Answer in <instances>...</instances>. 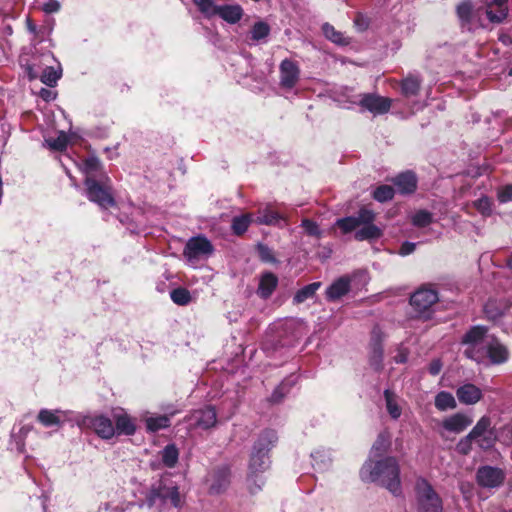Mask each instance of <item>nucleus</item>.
I'll use <instances>...</instances> for the list:
<instances>
[{"label": "nucleus", "mask_w": 512, "mask_h": 512, "mask_svg": "<svg viewBox=\"0 0 512 512\" xmlns=\"http://www.w3.org/2000/svg\"><path fill=\"white\" fill-rule=\"evenodd\" d=\"M212 252L213 246L211 242L204 236H197L188 240L184 249V256L189 260H196L208 257Z\"/></svg>", "instance_id": "6e6552de"}, {"label": "nucleus", "mask_w": 512, "mask_h": 512, "mask_svg": "<svg viewBox=\"0 0 512 512\" xmlns=\"http://www.w3.org/2000/svg\"><path fill=\"white\" fill-rule=\"evenodd\" d=\"M277 441V435L273 430L263 432L253 446L251 458L249 462L248 486L252 493L261 489L264 484L262 477L258 474L262 473L269 466L268 452Z\"/></svg>", "instance_id": "7ed1b4c3"}, {"label": "nucleus", "mask_w": 512, "mask_h": 512, "mask_svg": "<svg viewBox=\"0 0 512 512\" xmlns=\"http://www.w3.org/2000/svg\"><path fill=\"white\" fill-rule=\"evenodd\" d=\"M27 27L30 32H32V33L36 32V26L32 23V21L30 19H27Z\"/></svg>", "instance_id": "680f3d73"}, {"label": "nucleus", "mask_w": 512, "mask_h": 512, "mask_svg": "<svg viewBox=\"0 0 512 512\" xmlns=\"http://www.w3.org/2000/svg\"><path fill=\"white\" fill-rule=\"evenodd\" d=\"M396 362L403 363L406 361V355L400 353L398 356L395 357Z\"/></svg>", "instance_id": "e2e57ef3"}, {"label": "nucleus", "mask_w": 512, "mask_h": 512, "mask_svg": "<svg viewBox=\"0 0 512 512\" xmlns=\"http://www.w3.org/2000/svg\"><path fill=\"white\" fill-rule=\"evenodd\" d=\"M101 169L100 161L96 157H88L83 162V170L86 177L90 176L95 179L96 173Z\"/></svg>", "instance_id": "a19ab883"}, {"label": "nucleus", "mask_w": 512, "mask_h": 512, "mask_svg": "<svg viewBox=\"0 0 512 512\" xmlns=\"http://www.w3.org/2000/svg\"><path fill=\"white\" fill-rule=\"evenodd\" d=\"M472 11L473 5L469 0H465L457 6V15L463 23L470 22Z\"/></svg>", "instance_id": "ea45409f"}, {"label": "nucleus", "mask_w": 512, "mask_h": 512, "mask_svg": "<svg viewBox=\"0 0 512 512\" xmlns=\"http://www.w3.org/2000/svg\"><path fill=\"white\" fill-rule=\"evenodd\" d=\"M216 16L229 24H236L243 16V9L238 4L220 5Z\"/></svg>", "instance_id": "412c9836"}, {"label": "nucleus", "mask_w": 512, "mask_h": 512, "mask_svg": "<svg viewBox=\"0 0 512 512\" xmlns=\"http://www.w3.org/2000/svg\"><path fill=\"white\" fill-rule=\"evenodd\" d=\"M500 202L505 203L512 200V185L505 186L498 193Z\"/></svg>", "instance_id": "603ef678"}, {"label": "nucleus", "mask_w": 512, "mask_h": 512, "mask_svg": "<svg viewBox=\"0 0 512 512\" xmlns=\"http://www.w3.org/2000/svg\"><path fill=\"white\" fill-rule=\"evenodd\" d=\"M361 226L355 232V239L358 241L378 239L382 236V230L374 225L373 222L361 224Z\"/></svg>", "instance_id": "393cba45"}, {"label": "nucleus", "mask_w": 512, "mask_h": 512, "mask_svg": "<svg viewBox=\"0 0 512 512\" xmlns=\"http://www.w3.org/2000/svg\"><path fill=\"white\" fill-rule=\"evenodd\" d=\"M421 80L415 76H409L402 81V93L406 97L415 96L419 92Z\"/></svg>", "instance_id": "cd10ccee"}, {"label": "nucleus", "mask_w": 512, "mask_h": 512, "mask_svg": "<svg viewBox=\"0 0 512 512\" xmlns=\"http://www.w3.org/2000/svg\"><path fill=\"white\" fill-rule=\"evenodd\" d=\"M473 422V419L465 413H455L442 421V427L454 434L463 432Z\"/></svg>", "instance_id": "2eb2a0df"}, {"label": "nucleus", "mask_w": 512, "mask_h": 512, "mask_svg": "<svg viewBox=\"0 0 512 512\" xmlns=\"http://www.w3.org/2000/svg\"><path fill=\"white\" fill-rule=\"evenodd\" d=\"M251 38L254 41H259L266 38L270 33V27L263 21L256 22L251 29Z\"/></svg>", "instance_id": "58836bf2"}, {"label": "nucleus", "mask_w": 512, "mask_h": 512, "mask_svg": "<svg viewBox=\"0 0 512 512\" xmlns=\"http://www.w3.org/2000/svg\"><path fill=\"white\" fill-rule=\"evenodd\" d=\"M473 440L471 438H468V435L465 436L463 439L459 441L457 444V449L462 454H467L471 450V443Z\"/></svg>", "instance_id": "864d4df0"}, {"label": "nucleus", "mask_w": 512, "mask_h": 512, "mask_svg": "<svg viewBox=\"0 0 512 512\" xmlns=\"http://www.w3.org/2000/svg\"><path fill=\"white\" fill-rule=\"evenodd\" d=\"M38 421L45 427L60 426L67 419V413L61 410L41 409L37 416Z\"/></svg>", "instance_id": "aec40b11"}, {"label": "nucleus", "mask_w": 512, "mask_h": 512, "mask_svg": "<svg viewBox=\"0 0 512 512\" xmlns=\"http://www.w3.org/2000/svg\"><path fill=\"white\" fill-rule=\"evenodd\" d=\"M199 11L207 18L217 15L220 5H217L214 0H193Z\"/></svg>", "instance_id": "7c9ffc66"}, {"label": "nucleus", "mask_w": 512, "mask_h": 512, "mask_svg": "<svg viewBox=\"0 0 512 512\" xmlns=\"http://www.w3.org/2000/svg\"><path fill=\"white\" fill-rule=\"evenodd\" d=\"M507 265L512 270V255L507 259Z\"/></svg>", "instance_id": "0e129e2a"}, {"label": "nucleus", "mask_w": 512, "mask_h": 512, "mask_svg": "<svg viewBox=\"0 0 512 512\" xmlns=\"http://www.w3.org/2000/svg\"><path fill=\"white\" fill-rule=\"evenodd\" d=\"M394 189L389 185H381L373 192V197L379 202L391 200L394 196Z\"/></svg>", "instance_id": "79ce46f5"}, {"label": "nucleus", "mask_w": 512, "mask_h": 512, "mask_svg": "<svg viewBox=\"0 0 512 512\" xmlns=\"http://www.w3.org/2000/svg\"><path fill=\"white\" fill-rule=\"evenodd\" d=\"M442 369V364L440 362V360L436 359V360H433L431 362V364L429 365V372L430 374L432 375H437L439 374V372L441 371Z\"/></svg>", "instance_id": "13d9d810"}, {"label": "nucleus", "mask_w": 512, "mask_h": 512, "mask_svg": "<svg viewBox=\"0 0 512 512\" xmlns=\"http://www.w3.org/2000/svg\"><path fill=\"white\" fill-rule=\"evenodd\" d=\"M278 283L277 277L272 273H265L262 275L258 287V294L262 298H268L275 290Z\"/></svg>", "instance_id": "a878e982"}, {"label": "nucleus", "mask_w": 512, "mask_h": 512, "mask_svg": "<svg viewBox=\"0 0 512 512\" xmlns=\"http://www.w3.org/2000/svg\"><path fill=\"white\" fill-rule=\"evenodd\" d=\"M390 446V436L388 433H380L372 446L371 456L377 457L382 455Z\"/></svg>", "instance_id": "c756f323"}, {"label": "nucleus", "mask_w": 512, "mask_h": 512, "mask_svg": "<svg viewBox=\"0 0 512 512\" xmlns=\"http://www.w3.org/2000/svg\"><path fill=\"white\" fill-rule=\"evenodd\" d=\"M431 222L432 214L426 210H419L412 217V223L417 227H426Z\"/></svg>", "instance_id": "c03bdc74"}, {"label": "nucleus", "mask_w": 512, "mask_h": 512, "mask_svg": "<svg viewBox=\"0 0 512 512\" xmlns=\"http://www.w3.org/2000/svg\"><path fill=\"white\" fill-rule=\"evenodd\" d=\"M215 479L210 486L212 493H220L229 484V472L227 469H222L214 475Z\"/></svg>", "instance_id": "c85d7f7f"}, {"label": "nucleus", "mask_w": 512, "mask_h": 512, "mask_svg": "<svg viewBox=\"0 0 512 512\" xmlns=\"http://www.w3.org/2000/svg\"><path fill=\"white\" fill-rule=\"evenodd\" d=\"M416 244L412 242H404L399 250V254L402 256L409 255L414 252Z\"/></svg>", "instance_id": "4d7b16f0"}, {"label": "nucleus", "mask_w": 512, "mask_h": 512, "mask_svg": "<svg viewBox=\"0 0 512 512\" xmlns=\"http://www.w3.org/2000/svg\"><path fill=\"white\" fill-rule=\"evenodd\" d=\"M384 397L388 413L393 419H398L401 415V408L397 403L395 394L387 389L384 391Z\"/></svg>", "instance_id": "2f4dec72"}, {"label": "nucleus", "mask_w": 512, "mask_h": 512, "mask_svg": "<svg viewBox=\"0 0 512 512\" xmlns=\"http://www.w3.org/2000/svg\"><path fill=\"white\" fill-rule=\"evenodd\" d=\"M142 505H136L135 503L129 502L121 506L107 505L106 509H110L111 512H139Z\"/></svg>", "instance_id": "de8ad7c7"}, {"label": "nucleus", "mask_w": 512, "mask_h": 512, "mask_svg": "<svg viewBox=\"0 0 512 512\" xmlns=\"http://www.w3.org/2000/svg\"><path fill=\"white\" fill-rule=\"evenodd\" d=\"M258 250H259V253L261 254L262 258L265 260H268L269 249L264 245H259Z\"/></svg>", "instance_id": "052dcab7"}, {"label": "nucleus", "mask_w": 512, "mask_h": 512, "mask_svg": "<svg viewBox=\"0 0 512 512\" xmlns=\"http://www.w3.org/2000/svg\"><path fill=\"white\" fill-rule=\"evenodd\" d=\"M60 9V3L56 0H48L42 4V10L46 13H55Z\"/></svg>", "instance_id": "5fc2aeb1"}, {"label": "nucleus", "mask_w": 512, "mask_h": 512, "mask_svg": "<svg viewBox=\"0 0 512 512\" xmlns=\"http://www.w3.org/2000/svg\"><path fill=\"white\" fill-rule=\"evenodd\" d=\"M468 438L475 441L481 449L487 450L493 447L496 442V435L491 428V419L487 416L480 418L469 432Z\"/></svg>", "instance_id": "0eeeda50"}, {"label": "nucleus", "mask_w": 512, "mask_h": 512, "mask_svg": "<svg viewBox=\"0 0 512 512\" xmlns=\"http://www.w3.org/2000/svg\"><path fill=\"white\" fill-rule=\"evenodd\" d=\"M40 96L46 100V101H49L51 99H54L55 98V93L51 90H48V89H41L40 91Z\"/></svg>", "instance_id": "bf43d9fd"}, {"label": "nucleus", "mask_w": 512, "mask_h": 512, "mask_svg": "<svg viewBox=\"0 0 512 512\" xmlns=\"http://www.w3.org/2000/svg\"><path fill=\"white\" fill-rule=\"evenodd\" d=\"M107 176L101 177L100 184L96 179L88 176L85 179L86 194L90 201L97 203L102 208H109L115 205L110 187L106 184Z\"/></svg>", "instance_id": "423d86ee"}, {"label": "nucleus", "mask_w": 512, "mask_h": 512, "mask_svg": "<svg viewBox=\"0 0 512 512\" xmlns=\"http://www.w3.org/2000/svg\"><path fill=\"white\" fill-rule=\"evenodd\" d=\"M320 282H314L309 285H306L302 289H300L294 296V302L302 303L306 301L308 298H311L316 291L320 288Z\"/></svg>", "instance_id": "c9c22d12"}, {"label": "nucleus", "mask_w": 512, "mask_h": 512, "mask_svg": "<svg viewBox=\"0 0 512 512\" xmlns=\"http://www.w3.org/2000/svg\"><path fill=\"white\" fill-rule=\"evenodd\" d=\"M350 289V280L346 277H341L334 281L326 290V298L329 301H336L342 296L346 295Z\"/></svg>", "instance_id": "4be33fe9"}, {"label": "nucleus", "mask_w": 512, "mask_h": 512, "mask_svg": "<svg viewBox=\"0 0 512 512\" xmlns=\"http://www.w3.org/2000/svg\"><path fill=\"white\" fill-rule=\"evenodd\" d=\"M86 422L103 439H110L115 435V427L111 419L104 415L89 417Z\"/></svg>", "instance_id": "4468645a"}, {"label": "nucleus", "mask_w": 512, "mask_h": 512, "mask_svg": "<svg viewBox=\"0 0 512 512\" xmlns=\"http://www.w3.org/2000/svg\"><path fill=\"white\" fill-rule=\"evenodd\" d=\"M46 142L48 143L50 148L62 151L67 147L68 138L65 133L61 132L57 138L46 140Z\"/></svg>", "instance_id": "49530a36"}, {"label": "nucleus", "mask_w": 512, "mask_h": 512, "mask_svg": "<svg viewBox=\"0 0 512 512\" xmlns=\"http://www.w3.org/2000/svg\"><path fill=\"white\" fill-rule=\"evenodd\" d=\"M476 479L477 483L482 487L496 488L503 483L505 474L499 468L483 466L477 470Z\"/></svg>", "instance_id": "9d476101"}, {"label": "nucleus", "mask_w": 512, "mask_h": 512, "mask_svg": "<svg viewBox=\"0 0 512 512\" xmlns=\"http://www.w3.org/2000/svg\"><path fill=\"white\" fill-rule=\"evenodd\" d=\"M392 100L376 94L362 95L359 104L374 115L385 114L391 107Z\"/></svg>", "instance_id": "9b49d317"}, {"label": "nucleus", "mask_w": 512, "mask_h": 512, "mask_svg": "<svg viewBox=\"0 0 512 512\" xmlns=\"http://www.w3.org/2000/svg\"><path fill=\"white\" fill-rule=\"evenodd\" d=\"M360 476L363 481L379 483L394 495L401 493L400 468L394 457L378 461L370 458L362 466Z\"/></svg>", "instance_id": "f03ea898"}, {"label": "nucleus", "mask_w": 512, "mask_h": 512, "mask_svg": "<svg viewBox=\"0 0 512 512\" xmlns=\"http://www.w3.org/2000/svg\"><path fill=\"white\" fill-rule=\"evenodd\" d=\"M162 497L163 487L158 489H151L146 496V505L148 507H153L157 504L158 500L162 502Z\"/></svg>", "instance_id": "8fccbe9b"}, {"label": "nucleus", "mask_w": 512, "mask_h": 512, "mask_svg": "<svg viewBox=\"0 0 512 512\" xmlns=\"http://www.w3.org/2000/svg\"><path fill=\"white\" fill-rule=\"evenodd\" d=\"M280 74L282 86L292 88L299 78V68L293 61L285 59L280 65Z\"/></svg>", "instance_id": "dca6fc26"}, {"label": "nucleus", "mask_w": 512, "mask_h": 512, "mask_svg": "<svg viewBox=\"0 0 512 512\" xmlns=\"http://www.w3.org/2000/svg\"><path fill=\"white\" fill-rule=\"evenodd\" d=\"M438 301L437 292L433 289L421 288L417 290L410 298V304L414 309L422 314Z\"/></svg>", "instance_id": "f8f14e48"}, {"label": "nucleus", "mask_w": 512, "mask_h": 512, "mask_svg": "<svg viewBox=\"0 0 512 512\" xmlns=\"http://www.w3.org/2000/svg\"><path fill=\"white\" fill-rule=\"evenodd\" d=\"M190 420L192 422V425H194L197 428H212L217 423L216 410L212 406H206L205 408L195 410L191 414Z\"/></svg>", "instance_id": "ddd939ff"}, {"label": "nucleus", "mask_w": 512, "mask_h": 512, "mask_svg": "<svg viewBox=\"0 0 512 512\" xmlns=\"http://www.w3.org/2000/svg\"><path fill=\"white\" fill-rule=\"evenodd\" d=\"M458 400L465 405H473L482 398V391L473 384H464L456 390Z\"/></svg>", "instance_id": "a211bd4d"}, {"label": "nucleus", "mask_w": 512, "mask_h": 512, "mask_svg": "<svg viewBox=\"0 0 512 512\" xmlns=\"http://www.w3.org/2000/svg\"><path fill=\"white\" fill-rule=\"evenodd\" d=\"M473 206L483 215L489 216L492 213V202L488 197H481L473 202Z\"/></svg>", "instance_id": "a18cd8bd"}, {"label": "nucleus", "mask_w": 512, "mask_h": 512, "mask_svg": "<svg viewBox=\"0 0 512 512\" xmlns=\"http://www.w3.org/2000/svg\"><path fill=\"white\" fill-rule=\"evenodd\" d=\"M382 349L380 346H376L371 357V364L376 368H380L382 362Z\"/></svg>", "instance_id": "6e6d98bb"}, {"label": "nucleus", "mask_w": 512, "mask_h": 512, "mask_svg": "<svg viewBox=\"0 0 512 512\" xmlns=\"http://www.w3.org/2000/svg\"><path fill=\"white\" fill-rule=\"evenodd\" d=\"M289 391L288 384L286 382L281 383L272 393L271 401L274 403L280 402L285 394Z\"/></svg>", "instance_id": "3c124183"}, {"label": "nucleus", "mask_w": 512, "mask_h": 512, "mask_svg": "<svg viewBox=\"0 0 512 512\" xmlns=\"http://www.w3.org/2000/svg\"><path fill=\"white\" fill-rule=\"evenodd\" d=\"M114 419L116 422L115 434L133 435L135 433V423L126 413L114 414Z\"/></svg>", "instance_id": "b1692460"}, {"label": "nucleus", "mask_w": 512, "mask_h": 512, "mask_svg": "<svg viewBox=\"0 0 512 512\" xmlns=\"http://www.w3.org/2000/svg\"><path fill=\"white\" fill-rule=\"evenodd\" d=\"M322 31H323L325 37L327 39H329L330 41H332L333 43L341 44V45L348 44V41H346L343 34L339 31H336L335 28L328 23H325L322 26Z\"/></svg>", "instance_id": "e433bc0d"}, {"label": "nucleus", "mask_w": 512, "mask_h": 512, "mask_svg": "<svg viewBox=\"0 0 512 512\" xmlns=\"http://www.w3.org/2000/svg\"><path fill=\"white\" fill-rule=\"evenodd\" d=\"M302 227L304 228L305 232L314 237H320L321 236V230L317 223H315L312 220L309 219H303L302 220Z\"/></svg>", "instance_id": "09e8293b"}, {"label": "nucleus", "mask_w": 512, "mask_h": 512, "mask_svg": "<svg viewBox=\"0 0 512 512\" xmlns=\"http://www.w3.org/2000/svg\"><path fill=\"white\" fill-rule=\"evenodd\" d=\"M255 222L258 224L265 225H276L278 227H284L287 225V220L277 211L271 209H265L260 213L259 216L255 219Z\"/></svg>", "instance_id": "5701e85b"}, {"label": "nucleus", "mask_w": 512, "mask_h": 512, "mask_svg": "<svg viewBox=\"0 0 512 512\" xmlns=\"http://www.w3.org/2000/svg\"><path fill=\"white\" fill-rule=\"evenodd\" d=\"M375 219V213L372 210L362 208L358 212L357 216H349L345 218L338 219L335 225L341 229L344 234L352 232L361 226V224H366L369 222H373Z\"/></svg>", "instance_id": "1a4fd4ad"}, {"label": "nucleus", "mask_w": 512, "mask_h": 512, "mask_svg": "<svg viewBox=\"0 0 512 512\" xmlns=\"http://www.w3.org/2000/svg\"><path fill=\"white\" fill-rule=\"evenodd\" d=\"M507 0H492L486 4L485 13L490 22L500 23L508 15Z\"/></svg>", "instance_id": "f3484780"}, {"label": "nucleus", "mask_w": 512, "mask_h": 512, "mask_svg": "<svg viewBox=\"0 0 512 512\" xmlns=\"http://www.w3.org/2000/svg\"><path fill=\"white\" fill-rule=\"evenodd\" d=\"M28 76L30 80L39 77L42 83L53 87L62 76V67L52 53H44L38 63L28 68Z\"/></svg>", "instance_id": "20e7f679"}, {"label": "nucleus", "mask_w": 512, "mask_h": 512, "mask_svg": "<svg viewBox=\"0 0 512 512\" xmlns=\"http://www.w3.org/2000/svg\"><path fill=\"white\" fill-rule=\"evenodd\" d=\"M170 502L175 508H180L182 505L181 496L176 486L163 487L162 502Z\"/></svg>", "instance_id": "f704fd0d"}, {"label": "nucleus", "mask_w": 512, "mask_h": 512, "mask_svg": "<svg viewBox=\"0 0 512 512\" xmlns=\"http://www.w3.org/2000/svg\"><path fill=\"white\" fill-rule=\"evenodd\" d=\"M145 422H146V427L149 431L156 432L160 429L168 427L170 424V419H169V417H167L165 415H160V416H155V417L151 416V417H147Z\"/></svg>", "instance_id": "72a5a7b5"}, {"label": "nucleus", "mask_w": 512, "mask_h": 512, "mask_svg": "<svg viewBox=\"0 0 512 512\" xmlns=\"http://www.w3.org/2000/svg\"><path fill=\"white\" fill-rule=\"evenodd\" d=\"M417 512H443V501L432 485L420 477L415 483Z\"/></svg>", "instance_id": "39448f33"}, {"label": "nucleus", "mask_w": 512, "mask_h": 512, "mask_svg": "<svg viewBox=\"0 0 512 512\" xmlns=\"http://www.w3.org/2000/svg\"><path fill=\"white\" fill-rule=\"evenodd\" d=\"M250 222H251L250 215H243L240 217H235L232 222V229H233L234 233L237 235L243 234L247 230Z\"/></svg>", "instance_id": "37998d69"}, {"label": "nucleus", "mask_w": 512, "mask_h": 512, "mask_svg": "<svg viewBox=\"0 0 512 512\" xmlns=\"http://www.w3.org/2000/svg\"><path fill=\"white\" fill-rule=\"evenodd\" d=\"M463 343L468 345L465 355L479 363L488 358L492 364H502L509 358L508 349L494 336L488 335L487 329L482 326L470 329Z\"/></svg>", "instance_id": "f257e3e1"}, {"label": "nucleus", "mask_w": 512, "mask_h": 512, "mask_svg": "<svg viewBox=\"0 0 512 512\" xmlns=\"http://www.w3.org/2000/svg\"><path fill=\"white\" fill-rule=\"evenodd\" d=\"M179 457L178 449L175 445H167L162 451H161V458L162 462L165 466L172 468L176 465Z\"/></svg>", "instance_id": "473e14b6"}, {"label": "nucleus", "mask_w": 512, "mask_h": 512, "mask_svg": "<svg viewBox=\"0 0 512 512\" xmlns=\"http://www.w3.org/2000/svg\"><path fill=\"white\" fill-rule=\"evenodd\" d=\"M397 191L401 194H410L416 190L417 178L414 173L407 171L399 174L392 180Z\"/></svg>", "instance_id": "6ab92c4d"}, {"label": "nucleus", "mask_w": 512, "mask_h": 512, "mask_svg": "<svg viewBox=\"0 0 512 512\" xmlns=\"http://www.w3.org/2000/svg\"><path fill=\"white\" fill-rule=\"evenodd\" d=\"M457 406L454 396L446 391H441L435 396V407L439 411L455 409Z\"/></svg>", "instance_id": "bb28decb"}, {"label": "nucleus", "mask_w": 512, "mask_h": 512, "mask_svg": "<svg viewBox=\"0 0 512 512\" xmlns=\"http://www.w3.org/2000/svg\"><path fill=\"white\" fill-rule=\"evenodd\" d=\"M508 74H509V76H512V69L509 71Z\"/></svg>", "instance_id": "69168bd1"}, {"label": "nucleus", "mask_w": 512, "mask_h": 512, "mask_svg": "<svg viewBox=\"0 0 512 512\" xmlns=\"http://www.w3.org/2000/svg\"><path fill=\"white\" fill-rule=\"evenodd\" d=\"M170 297L175 304L181 306L189 304L192 299L190 292L185 288H176L172 290Z\"/></svg>", "instance_id": "4c0bfd02"}]
</instances>
